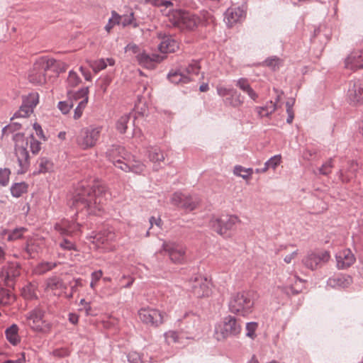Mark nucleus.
Returning a JSON list of instances; mask_svg holds the SVG:
<instances>
[{
  "label": "nucleus",
  "mask_w": 363,
  "mask_h": 363,
  "mask_svg": "<svg viewBox=\"0 0 363 363\" xmlns=\"http://www.w3.org/2000/svg\"><path fill=\"white\" fill-rule=\"evenodd\" d=\"M104 187L97 182L82 184L73 199V206L77 210H86L89 214H96L103 210L105 203Z\"/></svg>",
  "instance_id": "1"
},
{
  "label": "nucleus",
  "mask_w": 363,
  "mask_h": 363,
  "mask_svg": "<svg viewBox=\"0 0 363 363\" xmlns=\"http://www.w3.org/2000/svg\"><path fill=\"white\" fill-rule=\"evenodd\" d=\"M15 154L17 157L18 168V174H25L29 169V150L37 155L40 150V143L35 139L33 135L25 137L24 135L17 133L14 135Z\"/></svg>",
  "instance_id": "2"
},
{
  "label": "nucleus",
  "mask_w": 363,
  "mask_h": 363,
  "mask_svg": "<svg viewBox=\"0 0 363 363\" xmlns=\"http://www.w3.org/2000/svg\"><path fill=\"white\" fill-rule=\"evenodd\" d=\"M167 14L168 21L172 26L182 30H192L199 23V18L188 11L172 9Z\"/></svg>",
  "instance_id": "3"
},
{
  "label": "nucleus",
  "mask_w": 363,
  "mask_h": 363,
  "mask_svg": "<svg viewBox=\"0 0 363 363\" xmlns=\"http://www.w3.org/2000/svg\"><path fill=\"white\" fill-rule=\"evenodd\" d=\"M241 330V324L237 318L229 315L216 325L214 335L217 340L221 341L238 335Z\"/></svg>",
  "instance_id": "4"
},
{
  "label": "nucleus",
  "mask_w": 363,
  "mask_h": 363,
  "mask_svg": "<svg viewBox=\"0 0 363 363\" xmlns=\"http://www.w3.org/2000/svg\"><path fill=\"white\" fill-rule=\"evenodd\" d=\"M254 301L252 294L247 291H242L232 296L229 302L230 312L242 316H247L252 312Z\"/></svg>",
  "instance_id": "5"
},
{
  "label": "nucleus",
  "mask_w": 363,
  "mask_h": 363,
  "mask_svg": "<svg viewBox=\"0 0 363 363\" xmlns=\"http://www.w3.org/2000/svg\"><path fill=\"white\" fill-rule=\"evenodd\" d=\"M240 222V218L234 215L223 217L213 216L209 221V226L218 235L227 238L230 235V231L234 230L236 225Z\"/></svg>",
  "instance_id": "6"
},
{
  "label": "nucleus",
  "mask_w": 363,
  "mask_h": 363,
  "mask_svg": "<svg viewBox=\"0 0 363 363\" xmlns=\"http://www.w3.org/2000/svg\"><path fill=\"white\" fill-rule=\"evenodd\" d=\"M138 315L143 323L153 328L162 325L167 317L165 312L150 306L139 309Z\"/></svg>",
  "instance_id": "7"
},
{
  "label": "nucleus",
  "mask_w": 363,
  "mask_h": 363,
  "mask_svg": "<svg viewBox=\"0 0 363 363\" xmlns=\"http://www.w3.org/2000/svg\"><path fill=\"white\" fill-rule=\"evenodd\" d=\"M101 126L90 125L82 128L77 137V143L82 150L94 147L101 135Z\"/></svg>",
  "instance_id": "8"
},
{
  "label": "nucleus",
  "mask_w": 363,
  "mask_h": 363,
  "mask_svg": "<svg viewBox=\"0 0 363 363\" xmlns=\"http://www.w3.org/2000/svg\"><path fill=\"white\" fill-rule=\"evenodd\" d=\"M26 324L34 331L48 333L50 332L52 325L44 319V312L35 308L26 315Z\"/></svg>",
  "instance_id": "9"
},
{
  "label": "nucleus",
  "mask_w": 363,
  "mask_h": 363,
  "mask_svg": "<svg viewBox=\"0 0 363 363\" xmlns=\"http://www.w3.org/2000/svg\"><path fill=\"white\" fill-rule=\"evenodd\" d=\"M346 99L347 103L353 107L363 106V81L352 80L349 82Z\"/></svg>",
  "instance_id": "10"
},
{
  "label": "nucleus",
  "mask_w": 363,
  "mask_h": 363,
  "mask_svg": "<svg viewBox=\"0 0 363 363\" xmlns=\"http://www.w3.org/2000/svg\"><path fill=\"white\" fill-rule=\"evenodd\" d=\"M162 250L167 253L170 261L176 264H182L186 259V247L183 245L170 241H164Z\"/></svg>",
  "instance_id": "11"
},
{
  "label": "nucleus",
  "mask_w": 363,
  "mask_h": 363,
  "mask_svg": "<svg viewBox=\"0 0 363 363\" xmlns=\"http://www.w3.org/2000/svg\"><path fill=\"white\" fill-rule=\"evenodd\" d=\"M191 291L198 298L208 297L212 293V283L203 276H196L190 281Z\"/></svg>",
  "instance_id": "12"
},
{
  "label": "nucleus",
  "mask_w": 363,
  "mask_h": 363,
  "mask_svg": "<svg viewBox=\"0 0 363 363\" xmlns=\"http://www.w3.org/2000/svg\"><path fill=\"white\" fill-rule=\"evenodd\" d=\"M89 87H83L77 91L68 90L67 96L69 101L72 102L73 100H81L74 110V118L75 119H78L82 116L89 101Z\"/></svg>",
  "instance_id": "13"
},
{
  "label": "nucleus",
  "mask_w": 363,
  "mask_h": 363,
  "mask_svg": "<svg viewBox=\"0 0 363 363\" xmlns=\"http://www.w3.org/2000/svg\"><path fill=\"white\" fill-rule=\"evenodd\" d=\"M330 258V252L328 251H321L319 252H311L308 254L303 259L304 265L311 269H315L326 263Z\"/></svg>",
  "instance_id": "14"
},
{
  "label": "nucleus",
  "mask_w": 363,
  "mask_h": 363,
  "mask_svg": "<svg viewBox=\"0 0 363 363\" xmlns=\"http://www.w3.org/2000/svg\"><path fill=\"white\" fill-rule=\"evenodd\" d=\"M48 69L40 64V58L35 62L28 75L29 81L35 84H43L46 82L47 78L45 72Z\"/></svg>",
  "instance_id": "15"
},
{
  "label": "nucleus",
  "mask_w": 363,
  "mask_h": 363,
  "mask_svg": "<svg viewBox=\"0 0 363 363\" xmlns=\"http://www.w3.org/2000/svg\"><path fill=\"white\" fill-rule=\"evenodd\" d=\"M20 267L17 263H11L6 267H4L1 274V281L4 283L5 285L11 286L13 279L20 275Z\"/></svg>",
  "instance_id": "16"
},
{
  "label": "nucleus",
  "mask_w": 363,
  "mask_h": 363,
  "mask_svg": "<svg viewBox=\"0 0 363 363\" xmlns=\"http://www.w3.org/2000/svg\"><path fill=\"white\" fill-rule=\"evenodd\" d=\"M345 67L352 71L363 69V50L352 52L345 60Z\"/></svg>",
  "instance_id": "17"
},
{
  "label": "nucleus",
  "mask_w": 363,
  "mask_h": 363,
  "mask_svg": "<svg viewBox=\"0 0 363 363\" xmlns=\"http://www.w3.org/2000/svg\"><path fill=\"white\" fill-rule=\"evenodd\" d=\"M337 267L340 269H344L352 266L356 258L350 249H345L338 252L335 256Z\"/></svg>",
  "instance_id": "18"
},
{
  "label": "nucleus",
  "mask_w": 363,
  "mask_h": 363,
  "mask_svg": "<svg viewBox=\"0 0 363 363\" xmlns=\"http://www.w3.org/2000/svg\"><path fill=\"white\" fill-rule=\"evenodd\" d=\"M164 59L163 57L157 54L148 55L144 50L138 56L137 61L138 64L147 69H154L157 64L160 63Z\"/></svg>",
  "instance_id": "19"
},
{
  "label": "nucleus",
  "mask_w": 363,
  "mask_h": 363,
  "mask_svg": "<svg viewBox=\"0 0 363 363\" xmlns=\"http://www.w3.org/2000/svg\"><path fill=\"white\" fill-rule=\"evenodd\" d=\"M66 287L58 277H54L48 279L45 283V291L54 296H60Z\"/></svg>",
  "instance_id": "20"
},
{
  "label": "nucleus",
  "mask_w": 363,
  "mask_h": 363,
  "mask_svg": "<svg viewBox=\"0 0 363 363\" xmlns=\"http://www.w3.org/2000/svg\"><path fill=\"white\" fill-rule=\"evenodd\" d=\"M40 64L48 70H52L55 73L65 72L68 65L63 62L57 61L53 58L43 57L40 58Z\"/></svg>",
  "instance_id": "21"
},
{
  "label": "nucleus",
  "mask_w": 363,
  "mask_h": 363,
  "mask_svg": "<svg viewBox=\"0 0 363 363\" xmlns=\"http://www.w3.org/2000/svg\"><path fill=\"white\" fill-rule=\"evenodd\" d=\"M113 151H118L119 153L121 152H125L123 147L119 146H113L111 149L108 150L107 155L109 160L113 162V165L122 171L125 172H130V162H125V159L123 157V160L118 158V160H115L113 157Z\"/></svg>",
  "instance_id": "22"
},
{
  "label": "nucleus",
  "mask_w": 363,
  "mask_h": 363,
  "mask_svg": "<svg viewBox=\"0 0 363 363\" xmlns=\"http://www.w3.org/2000/svg\"><path fill=\"white\" fill-rule=\"evenodd\" d=\"M116 234L109 230H104L98 233L94 236L91 237V242L96 245V247H100L101 245L108 244L113 242L116 239Z\"/></svg>",
  "instance_id": "23"
},
{
  "label": "nucleus",
  "mask_w": 363,
  "mask_h": 363,
  "mask_svg": "<svg viewBox=\"0 0 363 363\" xmlns=\"http://www.w3.org/2000/svg\"><path fill=\"white\" fill-rule=\"evenodd\" d=\"M244 16L243 11L239 8H230L225 12V21L229 26H233L240 21Z\"/></svg>",
  "instance_id": "24"
},
{
  "label": "nucleus",
  "mask_w": 363,
  "mask_h": 363,
  "mask_svg": "<svg viewBox=\"0 0 363 363\" xmlns=\"http://www.w3.org/2000/svg\"><path fill=\"white\" fill-rule=\"evenodd\" d=\"M178 48V43L171 36L163 37L159 45V50L164 53L174 52Z\"/></svg>",
  "instance_id": "25"
},
{
  "label": "nucleus",
  "mask_w": 363,
  "mask_h": 363,
  "mask_svg": "<svg viewBox=\"0 0 363 363\" xmlns=\"http://www.w3.org/2000/svg\"><path fill=\"white\" fill-rule=\"evenodd\" d=\"M44 242L42 239H30L28 240L26 251L30 257H35L42 250Z\"/></svg>",
  "instance_id": "26"
},
{
  "label": "nucleus",
  "mask_w": 363,
  "mask_h": 363,
  "mask_svg": "<svg viewBox=\"0 0 363 363\" xmlns=\"http://www.w3.org/2000/svg\"><path fill=\"white\" fill-rule=\"evenodd\" d=\"M236 86L243 92L246 93L254 101L258 99L257 93L252 88L249 81L245 78H240L236 82Z\"/></svg>",
  "instance_id": "27"
},
{
  "label": "nucleus",
  "mask_w": 363,
  "mask_h": 363,
  "mask_svg": "<svg viewBox=\"0 0 363 363\" xmlns=\"http://www.w3.org/2000/svg\"><path fill=\"white\" fill-rule=\"evenodd\" d=\"M55 228L62 235H71L79 229V225L63 220L60 223H57Z\"/></svg>",
  "instance_id": "28"
},
{
  "label": "nucleus",
  "mask_w": 363,
  "mask_h": 363,
  "mask_svg": "<svg viewBox=\"0 0 363 363\" xmlns=\"http://www.w3.org/2000/svg\"><path fill=\"white\" fill-rule=\"evenodd\" d=\"M169 81L174 84H186L191 81V76H187L182 68L172 71L168 75Z\"/></svg>",
  "instance_id": "29"
},
{
  "label": "nucleus",
  "mask_w": 363,
  "mask_h": 363,
  "mask_svg": "<svg viewBox=\"0 0 363 363\" xmlns=\"http://www.w3.org/2000/svg\"><path fill=\"white\" fill-rule=\"evenodd\" d=\"M224 102L226 105L230 106L233 108H239L243 104L244 98L240 94L234 91L230 97H227L224 100Z\"/></svg>",
  "instance_id": "30"
},
{
  "label": "nucleus",
  "mask_w": 363,
  "mask_h": 363,
  "mask_svg": "<svg viewBox=\"0 0 363 363\" xmlns=\"http://www.w3.org/2000/svg\"><path fill=\"white\" fill-rule=\"evenodd\" d=\"M148 158L155 164H160V162H164L165 159L162 151L156 147H151L148 150Z\"/></svg>",
  "instance_id": "31"
},
{
  "label": "nucleus",
  "mask_w": 363,
  "mask_h": 363,
  "mask_svg": "<svg viewBox=\"0 0 363 363\" xmlns=\"http://www.w3.org/2000/svg\"><path fill=\"white\" fill-rule=\"evenodd\" d=\"M115 61L112 58L100 59L90 63V67L95 72H98L106 68L107 65L113 66Z\"/></svg>",
  "instance_id": "32"
},
{
  "label": "nucleus",
  "mask_w": 363,
  "mask_h": 363,
  "mask_svg": "<svg viewBox=\"0 0 363 363\" xmlns=\"http://www.w3.org/2000/svg\"><path fill=\"white\" fill-rule=\"evenodd\" d=\"M18 331V328L16 325H12L6 330V336L8 341L14 345L18 344L20 341V337Z\"/></svg>",
  "instance_id": "33"
},
{
  "label": "nucleus",
  "mask_w": 363,
  "mask_h": 363,
  "mask_svg": "<svg viewBox=\"0 0 363 363\" xmlns=\"http://www.w3.org/2000/svg\"><path fill=\"white\" fill-rule=\"evenodd\" d=\"M39 103V94L37 92H32L23 96L22 104L34 110Z\"/></svg>",
  "instance_id": "34"
},
{
  "label": "nucleus",
  "mask_w": 363,
  "mask_h": 363,
  "mask_svg": "<svg viewBox=\"0 0 363 363\" xmlns=\"http://www.w3.org/2000/svg\"><path fill=\"white\" fill-rule=\"evenodd\" d=\"M276 109V104L272 101L267 103L265 106H258L256 108V111L261 118L270 116Z\"/></svg>",
  "instance_id": "35"
},
{
  "label": "nucleus",
  "mask_w": 363,
  "mask_h": 363,
  "mask_svg": "<svg viewBox=\"0 0 363 363\" xmlns=\"http://www.w3.org/2000/svg\"><path fill=\"white\" fill-rule=\"evenodd\" d=\"M233 174L245 180H250L252 178L253 169L252 168H245L241 165H236L233 169Z\"/></svg>",
  "instance_id": "36"
},
{
  "label": "nucleus",
  "mask_w": 363,
  "mask_h": 363,
  "mask_svg": "<svg viewBox=\"0 0 363 363\" xmlns=\"http://www.w3.org/2000/svg\"><path fill=\"white\" fill-rule=\"evenodd\" d=\"M146 3L150 4L155 6H163L164 9L161 10L163 15L167 17L168 11L172 10V7L173 4L169 1L165 0H145Z\"/></svg>",
  "instance_id": "37"
},
{
  "label": "nucleus",
  "mask_w": 363,
  "mask_h": 363,
  "mask_svg": "<svg viewBox=\"0 0 363 363\" xmlns=\"http://www.w3.org/2000/svg\"><path fill=\"white\" fill-rule=\"evenodd\" d=\"M28 187L25 182L15 183L11 187V193L13 197L18 198L27 192Z\"/></svg>",
  "instance_id": "38"
},
{
  "label": "nucleus",
  "mask_w": 363,
  "mask_h": 363,
  "mask_svg": "<svg viewBox=\"0 0 363 363\" xmlns=\"http://www.w3.org/2000/svg\"><path fill=\"white\" fill-rule=\"evenodd\" d=\"M184 201L182 203V208L189 211L196 208L199 203V200L197 198L190 195L185 194V199Z\"/></svg>",
  "instance_id": "39"
},
{
  "label": "nucleus",
  "mask_w": 363,
  "mask_h": 363,
  "mask_svg": "<svg viewBox=\"0 0 363 363\" xmlns=\"http://www.w3.org/2000/svg\"><path fill=\"white\" fill-rule=\"evenodd\" d=\"M182 69L187 76H191V81L194 75L199 74L201 67L198 61H192L186 67L182 68Z\"/></svg>",
  "instance_id": "40"
},
{
  "label": "nucleus",
  "mask_w": 363,
  "mask_h": 363,
  "mask_svg": "<svg viewBox=\"0 0 363 363\" xmlns=\"http://www.w3.org/2000/svg\"><path fill=\"white\" fill-rule=\"evenodd\" d=\"M54 164L52 162L47 158H41L39 161V172L46 173L53 170Z\"/></svg>",
  "instance_id": "41"
},
{
  "label": "nucleus",
  "mask_w": 363,
  "mask_h": 363,
  "mask_svg": "<svg viewBox=\"0 0 363 363\" xmlns=\"http://www.w3.org/2000/svg\"><path fill=\"white\" fill-rule=\"evenodd\" d=\"M82 80L78 74L74 72L70 71L67 79V88H74L81 83Z\"/></svg>",
  "instance_id": "42"
},
{
  "label": "nucleus",
  "mask_w": 363,
  "mask_h": 363,
  "mask_svg": "<svg viewBox=\"0 0 363 363\" xmlns=\"http://www.w3.org/2000/svg\"><path fill=\"white\" fill-rule=\"evenodd\" d=\"M146 169L145 165L140 161L135 160L130 161V172H132L135 174H142Z\"/></svg>",
  "instance_id": "43"
},
{
  "label": "nucleus",
  "mask_w": 363,
  "mask_h": 363,
  "mask_svg": "<svg viewBox=\"0 0 363 363\" xmlns=\"http://www.w3.org/2000/svg\"><path fill=\"white\" fill-rule=\"evenodd\" d=\"M121 16H119L116 11L112 12L111 18L109 19L108 23L105 26V30L110 33L111 29L116 26V25H120L121 24Z\"/></svg>",
  "instance_id": "44"
},
{
  "label": "nucleus",
  "mask_w": 363,
  "mask_h": 363,
  "mask_svg": "<svg viewBox=\"0 0 363 363\" xmlns=\"http://www.w3.org/2000/svg\"><path fill=\"white\" fill-rule=\"evenodd\" d=\"M130 121V116L128 114L122 116L116 123V128L121 133H124L128 128V123Z\"/></svg>",
  "instance_id": "45"
},
{
  "label": "nucleus",
  "mask_w": 363,
  "mask_h": 363,
  "mask_svg": "<svg viewBox=\"0 0 363 363\" xmlns=\"http://www.w3.org/2000/svg\"><path fill=\"white\" fill-rule=\"evenodd\" d=\"M27 231L25 228H18L11 231L8 235V240L14 241L22 238L23 235Z\"/></svg>",
  "instance_id": "46"
},
{
  "label": "nucleus",
  "mask_w": 363,
  "mask_h": 363,
  "mask_svg": "<svg viewBox=\"0 0 363 363\" xmlns=\"http://www.w3.org/2000/svg\"><path fill=\"white\" fill-rule=\"evenodd\" d=\"M56 264L52 262H41L35 267V273L43 274L52 269H53Z\"/></svg>",
  "instance_id": "47"
},
{
  "label": "nucleus",
  "mask_w": 363,
  "mask_h": 363,
  "mask_svg": "<svg viewBox=\"0 0 363 363\" xmlns=\"http://www.w3.org/2000/svg\"><path fill=\"white\" fill-rule=\"evenodd\" d=\"M103 276V272L101 270L95 271L91 273V283H90V287L95 290L99 281L101 279Z\"/></svg>",
  "instance_id": "48"
},
{
  "label": "nucleus",
  "mask_w": 363,
  "mask_h": 363,
  "mask_svg": "<svg viewBox=\"0 0 363 363\" xmlns=\"http://www.w3.org/2000/svg\"><path fill=\"white\" fill-rule=\"evenodd\" d=\"M143 50L140 49L137 45L134 43L128 44L125 48V52L126 53H130V55H135L136 60L138 59V56L143 52Z\"/></svg>",
  "instance_id": "49"
},
{
  "label": "nucleus",
  "mask_w": 363,
  "mask_h": 363,
  "mask_svg": "<svg viewBox=\"0 0 363 363\" xmlns=\"http://www.w3.org/2000/svg\"><path fill=\"white\" fill-rule=\"evenodd\" d=\"M333 167V159H329L319 168V173L323 175H328L332 172Z\"/></svg>",
  "instance_id": "50"
},
{
  "label": "nucleus",
  "mask_w": 363,
  "mask_h": 363,
  "mask_svg": "<svg viewBox=\"0 0 363 363\" xmlns=\"http://www.w3.org/2000/svg\"><path fill=\"white\" fill-rule=\"evenodd\" d=\"M13 299L12 296L9 291L4 289H0V306L10 303Z\"/></svg>",
  "instance_id": "51"
},
{
  "label": "nucleus",
  "mask_w": 363,
  "mask_h": 363,
  "mask_svg": "<svg viewBox=\"0 0 363 363\" xmlns=\"http://www.w3.org/2000/svg\"><path fill=\"white\" fill-rule=\"evenodd\" d=\"M185 194L182 193L176 192L174 193L171 199V202L173 205L177 206L181 208H182V203L184 201Z\"/></svg>",
  "instance_id": "52"
},
{
  "label": "nucleus",
  "mask_w": 363,
  "mask_h": 363,
  "mask_svg": "<svg viewBox=\"0 0 363 363\" xmlns=\"http://www.w3.org/2000/svg\"><path fill=\"white\" fill-rule=\"evenodd\" d=\"M166 342L168 344L177 343L179 342V335L176 331H168L164 335Z\"/></svg>",
  "instance_id": "53"
},
{
  "label": "nucleus",
  "mask_w": 363,
  "mask_h": 363,
  "mask_svg": "<svg viewBox=\"0 0 363 363\" xmlns=\"http://www.w3.org/2000/svg\"><path fill=\"white\" fill-rule=\"evenodd\" d=\"M11 172L7 168L0 169V185L6 186L9 181Z\"/></svg>",
  "instance_id": "54"
},
{
  "label": "nucleus",
  "mask_w": 363,
  "mask_h": 363,
  "mask_svg": "<svg viewBox=\"0 0 363 363\" xmlns=\"http://www.w3.org/2000/svg\"><path fill=\"white\" fill-rule=\"evenodd\" d=\"M121 24L123 27L127 26L128 25H133L134 27L137 26V24L134 23V16L133 13H130L129 15H124L121 16Z\"/></svg>",
  "instance_id": "55"
},
{
  "label": "nucleus",
  "mask_w": 363,
  "mask_h": 363,
  "mask_svg": "<svg viewBox=\"0 0 363 363\" xmlns=\"http://www.w3.org/2000/svg\"><path fill=\"white\" fill-rule=\"evenodd\" d=\"M33 112V109L22 104L19 110L15 113V116L26 118L29 116Z\"/></svg>",
  "instance_id": "56"
},
{
  "label": "nucleus",
  "mask_w": 363,
  "mask_h": 363,
  "mask_svg": "<svg viewBox=\"0 0 363 363\" xmlns=\"http://www.w3.org/2000/svg\"><path fill=\"white\" fill-rule=\"evenodd\" d=\"M332 281H337V284L340 286H346L350 284L351 282V278L350 277H338L336 279H330V284H331Z\"/></svg>",
  "instance_id": "57"
},
{
  "label": "nucleus",
  "mask_w": 363,
  "mask_h": 363,
  "mask_svg": "<svg viewBox=\"0 0 363 363\" xmlns=\"http://www.w3.org/2000/svg\"><path fill=\"white\" fill-rule=\"evenodd\" d=\"M281 162V157L280 155H275L270 158L267 162V166H269V168H272L274 169H276V167L280 164Z\"/></svg>",
  "instance_id": "58"
},
{
  "label": "nucleus",
  "mask_w": 363,
  "mask_h": 363,
  "mask_svg": "<svg viewBox=\"0 0 363 363\" xmlns=\"http://www.w3.org/2000/svg\"><path fill=\"white\" fill-rule=\"evenodd\" d=\"M72 106H73V104L71 101L69 102V101H60L58 104L59 109L64 114L67 113L70 111V109Z\"/></svg>",
  "instance_id": "59"
},
{
  "label": "nucleus",
  "mask_w": 363,
  "mask_h": 363,
  "mask_svg": "<svg viewBox=\"0 0 363 363\" xmlns=\"http://www.w3.org/2000/svg\"><path fill=\"white\" fill-rule=\"evenodd\" d=\"M217 93L220 96L225 97L227 96H230L231 94L234 91V90L231 89H228L223 86H218L216 88Z\"/></svg>",
  "instance_id": "60"
},
{
  "label": "nucleus",
  "mask_w": 363,
  "mask_h": 363,
  "mask_svg": "<svg viewBox=\"0 0 363 363\" xmlns=\"http://www.w3.org/2000/svg\"><path fill=\"white\" fill-rule=\"evenodd\" d=\"M257 328V323L255 322L248 323L246 325L247 336L250 337H254Z\"/></svg>",
  "instance_id": "61"
},
{
  "label": "nucleus",
  "mask_w": 363,
  "mask_h": 363,
  "mask_svg": "<svg viewBox=\"0 0 363 363\" xmlns=\"http://www.w3.org/2000/svg\"><path fill=\"white\" fill-rule=\"evenodd\" d=\"M60 246L63 250H76V246L71 241L64 239L60 243Z\"/></svg>",
  "instance_id": "62"
},
{
  "label": "nucleus",
  "mask_w": 363,
  "mask_h": 363,
  "mask_svg": "<svg viewBox=\"0 0 363 363\" xmlns=\"http://www.w3.org/2000/svg\"><path fill=\"white\" fill-rule=\"evenodd\" d=\"M128 361L130 363H141L140 355L136 352H131L128 355Z\"/></svg>",
  "instance_id": "63"
},
{
  "label": "nucleus",
  "mask_w": 363,
  "mask_h": 363,
  "mask_svg": "<svg viewBox=\"0 0 363 363\" xmlns=\"http://www.w3.org/2000/svg\"><path fill=\"white\" fill-rule=\"evenodd\" d=\"M298 250H295L293 252L289 254V255H286L284 257V261L285 263L286 264H290L291 263V262L296 258V257L298 256Z\"/></svg>",
  "instance_id": "64"
}]
</instances>
